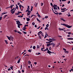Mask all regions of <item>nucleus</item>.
<instances>
[{
	"mask_svg": "<svg viewBox=\"0 0 73 73\" xmlns=\"http://www.w3.org/2000/svg\"><path fill=\"white\" fill-rule=\"evenodd\" d=\"M61 25H63L64 26H65V27H67V28H70L72 27L71 26H69L68 25H66V24H61Z\"/></svg>",
	"mask_w": 73,
	"mask_h": 73,
	"instance_id": "1",
	"label": "nucleus"
},
{
	"mask_svg": "<svg viewBox=\"0 0 73 73\" xmlns=\"http://www.w3.org/2000/svg\"><path fill=\"white\" fill-rule=\"evenodd\" d=\"M50 44L53 45L52 47H54V46H55V44L54 43L52 42V43H50Z\"/></svg>",
	"mask_w": 73,
	"mask_h": 73,
	"instance_id": "2",
	"label": "nucleus"
},
{
	"mask_svg": "<svg viewBox=\"0 0 73 73\" xmlns=\"http://www.w3.org/2000/svg\"><path fill=\"white\" fill-rule=\"evenodd\" d=\"M10 37L11 38V40L12 41H13V40L14 38L12 36H10Z\"/></svg>",
	"mask_w": 73,
	"mask_h": 73,
	"instance_id": "3",
	"label": "nucleus"
},
{
	"mask_svg": "<svg viewBox=\"0 0 73 73\" xmlns=\"http://www.w3.org/2000/svg\"><path fill=\"white\" fill-rule=\"evenodd\" d=\"M48 53L49 54H50V53H52V52H51V51H49V49L48 50Z\"/></svg>",
	"mask_w": 73,
	"mask_h": 73,
	"instance_id": "4",
	"label": "nucleus"
},
{
	"mask_svg": "<svg viewBox=\"0 0 73 73\" xmlns=\"http://www.w3.org/2000/svg\"><path fill=\"white\" fill-rule=\"evenodd\" d=\"M29 10H27L26 11V12H28V13H31V11H29Z\"/></svg>",
	"mask_w": 73,
	"mask_h": 73,
	"instance_id": "5",
	"label": "nucleus"
},
{
	"mask_svg": "<svg viewBox=\"0 0 73 73\" xmlns=\"http://www.w3.org/2000/svg\"><path fill=\"white\" fill-rule=\"evenodd\" d=\"M17 24L18 25V28H20V25L19 24V23H17Z\"/></svg>",
	"mask_w": 73,
	"mask_h": 73,
	"instance_id": "6",
	"label": "nucleus"
},
{
	"mask_svg": "<svg viewBox=\"0 0 73 73\" xmlns=\"http://www.w3.org/2000/svg\"><path fill=\"white\" fill-rule=\"evenodd\" d=\"M21 60V58H20L18 61L17 63V64H19L20 62V60Z\"/></svg>",
	"mask_w": 73,
	"mask_h": 73,
	"instance_id": "7",
	"label": "nucleus"
},
{
	"mask_svg": "<svg viewBox=\"0 0 73 73\" xmlns=\"http://www.w3.org/2000/svg\"><path fill=\"white\" fill-rule=\"evenodd\" d=\"M7 12L3 13H2V15H4L5 14H7Z\"/></svg>",
	"mask_w": 73,
	"mask_h": 73,
	"instance_id": "8",
	"label": "nucleus"
},
{
	"mask_svg": "<svg viewBox=\"0 0 73 73\" xmlns=\"http://www.w3.org/2000/svg\"><path fill=\"white\" fill-rule=\"evenodd\" d=\"M19 14H20L19 13V11H18V13H15V15H19Z\"/></svg>",
	"mask_w": 73,
	"mask_h": 73,
	"instance_id": "9",
	"label": "nucleus"
},
{
	"mask_svg": "<svg viewBox=\"0 0 73 73\" xmlns=\"http://www.w3.org/2000/svg\"><path fill=\"white\" fill-rule=\"evenodd\" d=\"M48 48H46V49L45 50H43V51H44V52L45 51H46V50H48Z\"/></svg>",
	"mask_w": 73,
	"mask_h": 73,
	"instance_id": "10",
	"label": "nucleus"
},
{
	"mask_svg": "<svg viewBox=\"0 0 73 73\" xmlns=\"http://www.w3.org/2000/svg\"><path fill=\"white\" fill-rule=\"evenodd\" d=\"M31 64V62L30 61V60H29L28 61V64L30 65V64Z\"/></svg>",
	"mask_w": 73,
	"mask_h": 73,
	"instance_id": "11",
	"label": "nucleus"
},
{
	"mask_svg": "<svg viewBox=\"0 0 73 73\" xmlns=\"http://www.w3.org/2000/svg\"><path fill=\"white\" fill-rule=\"evenodd\" d=\"M68 40H73V38H68Z\"/></svg>",
	"mask_w": 73,
	"mask_h": 73,
	"instance_id": "12",
	"label": "nucleus"
},
{
	"mask_svg": "<svg viewBox=\"0 0 73 73\" xmlns=\"http://www.w3.org/2000/svg\"><path fill=\"white\" fill-rule=\"evenodd\" d=\"M11 13H12V14H13V13H15V11L13 10V11H11Z\"/></svg>",
	"mask_w": 73,
	"mask_h": 73,
	"instance_id": "13",
	"label": "nucleus"
},
{
	"mask_svg": "<svg viewBox=\"0 0 73 73\" xmlns=\"http://www.w3.org/2000/svg\"><path fill=\"white\" fill-rule=\"evenodd\" d=\"M59 29L60 30V31H64V30L63 29H61L60 28H59Z\"/></svg>",
	"mask_w": 73,
	"mask_h": 73,
	"instance_id": "14",
	"label": "nucleus"
},
{
	"mask_svg": "<svg viewBox=\"0 0 73 73\" xmlns=\"http://www.w3.org/2000/svg\"><path fill=\"white\" fill-rule=\"evenodd\" d=\"M51 40H52V41H56V39L53 38H52Z\"/></svg>",
	"mask_w": 73,
	"mask_h": 73,
	"instance_id": "15",
	"label": "nucleus"
},
{
	"mask_svg": "<svg viewBox=\"0 0 73 73\" xmlns=\"http://www.w3.org/2000/svg\"><path fill=\"white\" fill-rule=\"evenodd\" d=\"M30 20V19L29 18H27V21H29Z\"/></svg>",
	"mask_w": 73,
	"mask_h": 73,
	"instance_id": "16",
	"label": "nucleus"
},
{
	"mask_svg": "<svg viewBox=\"0 0 73 73\" xmlns=\"http://www.w3.org/2000/svg\"><path fill=\"white\" fill-rule=\"evenodd\" d=\"M10 8H11V9H12V8H13V6L12 5H11V6H10V7H9Z\"/></svg>",
	"mask_w": 73,
	"mask_h": 73,
	"instance_id": "17",
	"label": "nucleus"
},
{
	"mask_svg": "<svg viewBox=\"0 0 73 73\" xmlns=\"http://www.w3.org/2000/svg\"><path fill=\"white\" fill-rule=\"evenodd\" d=\"M51 45L50 43H49V44H47V46H49V45Z\"/></svg>",
	"mask_w": 73,
	"mask_h": 73,
	"instance_id": "18",
	"label": "nucleus"
},
{
	"mask_svg": "<svg viewBox=\"0 0 73 73\" xmlns=\"http://www.w3.org/2000/svg\"><path fill=\"white\" fill-rule=\"evenodd\" d=\"M17 33H19V34H20V35H22V33H21L19 31H18L17 32Z\"/></svg>",
	"mask_w": 73,
	"mask_h": 73,
	"instance_id": "19",
	"label": "nucleus"
},
{
	"mask_svg": "<svg viewBox=\"0 0 73 73\" xmlns=\"http://www.w3.org/2000/svg\"><path fill=\"white\" fill-rule=\"evenodd\" d=\"M8 40H10V41H11V37H8Z\"/></svg>",
	"mask_w": 73,
	"mask_h": 73,
	"instance_id": "20",
	"label": "nucleus"
},
{
	"mask_svg": "<svg viewBox=\"0 0 73 73\" xmlns=\"http://www.w3.org/2000/svg\"><path fill=\"white\" fill-rule=\"evenodd\" d=\"M27 9L28 10H29V9H30L29 8V6H28V8Z\"/></svg>",
	"mask_w": 73,
	"mask_h": 73,
	"instance_id": "21",
	"label": "nucleus"
},
{
	"mask_svg": "<svg viewBox=\"0 0 73 73\" xmlns=\"http://www.w3.org/2000/svg\"><path fill=\"white\" fill-rule=\"evenodd\" d=\"M47 27H46V28H45V30H46V29H47V30H48V28H47Z\"/></svg>",
	"mask_w": 73,
	"mask_h": 73,
	"instance_id": "22",
	"label": "nucleus"
},
{
	"mask_svg": "<svg viewBox=\"0 0 73 73\" xmlns=\"http://www.w3.org/2000/svg\"><path fill=\"white\" fill-rule=\"evenodd\" d=\"M33 48V49H36V46H34Z\"/></svg>",
	"mask_w": 73,
	"mask_h": 73,
	"instance_id": "23",
	"label": "nucleus"
},
{
	"mask_svg": "<svg viewBox=\"0 0 73 73\" xmlns=\"http://www.w3.org/2000/svg\"><path fill=\"white\" fill-rule=\"evenodd\" d=\"M13 66H11V67H10V68L12 70H13Z\"/></svg>",
	"mask_w": 73,
	"mask_h": 73,
	"instance_id": "24",
	"label": "nucleus"
},
{
	"mask_svg": "<svg viewBox=\"0 0 73 73\" xmlns=\"http://www.w3.org/2000/svg\"><path fill=\"white\" fill-rule=\"evenodd\" d=\"M26 30V28L24 27L23 28V30H24V31H25V30Z\"/></svg>",
	"mask_w": 73,
	"mask_h": 73,
	"instance_id": "25",
	"label": "nucleus"
},
{
	"mask_svg": "<svg viewBox=\"0 0 73 73\" xmlns=\"http://www.w3.org/2000/svg\"><path fill=\"white\" fill-rule=\"evenodd\" d=\"M5 43H6L7 44H8V41H7V40H5Z\"/></svg>",
	"mask_w": 73,
	"mask_h": 73,
	"instance_id": "26",
	"label": "nucleus"
},
{
	"mask_svg": "<svg viewBox=\"0 0 73 73\" xmlns=\"http://www.w3.org/2000/svg\"><path fill=\"white\" fill-rule=\"evenodd\" d=\"M54 13H55V15H58V13H55V12H54Z\"/></svg>",
	"mask_w": 73,
	"mask_h": 73,
	"instance_id": "27",
	"label": "nucleus"
},
{
	"mask_svg": "<svg viewBox=\"0 0 73 73\" xmlns=\"http://www.w3.org/2000/svg\"><path fill=\"white\" fill-rule=\"evenodd\" d=\"M60 43L58 44V45L56 46V47H58V46H59V45H60Z\"/></svg>",
	"mask_w": 73,
	"mask_h": 73,
	"instance_id": "28",
	"label": "nucleus"
},
{
	"mask_svg": "<svg viewBox=\"0 0 73 73\" xmlns=\"http://www.w3.org/2000/svg\"><path fill=\"white\" fill-rule=\"evenodd\" d=\"M32 25H35V22H33L32 23Z\"/></svg>",
	"mask_w": 73,
	"mask_h": 73,
	"instance_id": "29",
	"label": "nucleus"
},
{
	"mask_svg": "<svg viewBox=\"0 0 73 73\" xmlns=\"http://www.w3.org/2000/svg\"><path fill=\"white\" fill-rule=\"evenodd\" d=\"M42 32L41 31H39V32H38V33H39L40 34H41L42 33Z\"/></svg>",
	"mask_w": 73,
	"mask_h": 73,
	"instance_id": "30",
	"label": "nucleus"
},
{
	"mask_svg": "<svg viewBox=\"0 0 73 73\" xmlns=\"http://www.w3.org/2000/svg\"><path fill=\"white\" fill-rule=\"evenodd\" d=\"M7 16H8V15H5L4 16V19H5V17H7Z\"/></svg>",
	"mask_w": 73,
	"mask_h": 73,
	"instance_id": "31",
	"label": "nucleus"
},
{
	"mask_svg": "<svg viewBox=\"0 0 73 73\" xmlns=\"http://www.w3.org/2000/svg\"><path fill=\"white\" fill-rule=\"evenodd\" d=\"M37 16H38V17H41L40 15L39 14H38Z\"/></svg>",
	"mask_w": 73,
	"mask_h": 73,
	"instance_id": "32",
	"label": "nucleus"
},
{
	"mask_svg": "<svg viewBox=\"0 0 73 73\" xmlns=\"http://www.w3.org/2000/svg\"><path fill=\"white\" fill-rule=\"evenodd\" d=\"M27 16H29V15H30V14H31V13H27Z\"/></svg>",
	"mask_w": 73,
	"mask_h": 73,
	"instance_id": "33",
	"label": "nucleus"
},
{
	"mask_svg": "<svg viewBox=\"0 0 73 73\" xmlns=\"http://www.w3.org/2000/svg\"><path fill=\"white\" fill-rule=\"evenodd\" d=\"M57 7V5H55V4H54L53 6V7Z\"/></svg>",
	"mask_w": 73,
	"mask_h": 73,
	"instance_id": "34",
	"label": "nucleus"
},
{
	"mask_svg": "<svg viewBox=\"0 0 73 73\" xmlns=\"http://www.w3.org/2000/svg\"><path fill=\"white\" fill-rule=\"evenodd\" d=\"M68 33V34L69 35H71V34H72V33H71V32H68V33Z\"/></svg>",
	"mask_w": 73,
	"mask_h": 73,
	"instance_id": "35",
	"label": "nucleus"
},
{
	"mask_svg": "<svg viewBox=\"0 0 73 73\" xmlns=\"http://www.w3.org/2000/svg\"><path fill=\"white\" fill-rule=\"evenodd\" d=\"M28 51L29 52H30V53H31V50H28Z\"/></svg>",
	"mask_w": 73,
	"mask_h": 73,
	"instance_id": "36",
	"label": "nucleus"
},
{
	"mask_svg": "<svg viewBox=\"0 0 73 73\" xmlns=\"http://www.w3.org/2000/svg\"><path fill=\"white\" fill-rule=\"evenodd\" d=\"M26 27H28V25H25L24 27L25 28H26Z\"/></svg>",
	"mask_w": 73,
	"mask_h": 73,
	"instance_id": "37",
	"label": "nucleus"
},
{
	"mask_svg": "<svg viewBox=\"0 0 73 73\" xmlns=\"http://www.w3.org/2000/svg\"><path fill=\"white\" fill-rule=\"evenodd\" d=\"M48 18V16H46L45 17V19H47V18Z\"/></svg>",
	"mask_w": 73,
	"mask_h": 73,
	"instance_id": "38",
	"label": "nucleus"
},
{
	"mask_svg": "<svg viewBox=\"0 0 73 73\" xmlns=\"http://www.w3.org/2000/svg\"><path fill=\"white\" fill-rule=\"evenodd\" d=\"M36 19H37V21H38L40 22V20H39V19H38V18H36Z\"/></svg>",
	"mask_w": 73,
	"mask_h": 73,
	"instance_id": "39",
	"label": "nucleus"
},
{
	"mask_svg": "<svg viewBox=\"0 0 73 73\" xmlns=\"http://www.w3.org/2000/svg\"><path fill=\"white\" fill-rule=\"evenodd\" d=\"M18 6H16L15 7V9H18Z\"/></svg>",
	"mask_w": 73,
	"mask_h": 73,
	"instance_id": "40",
	"label": "nucleus"
},
{
	"mask_svg": "<svg viewBox=\"0 0 73 73\" xmlns=\"http://www.w3.org/2000/svg\"><path fill=\"white\" fill-rule=\"evenodd\" d=\"M14 32H15L16 33V32H17V31L16 30H14Z\"/></svg>",
	"mask_w": 73,
	"mask_h": 73,
	"instance_id": "41",
	"label": "nucleus"
},
{
	"mask_svg": "<svg viewBox=\"0 0 73 73\" xmlns=\"http://www.w3.org/2000/svg\"><path fill=\"white\" fill-rule=\"evenodd\" d=\"M36 16V15H32L31 16V17H33V16Z\"/></svg>",
	"mask_w": 73,
	"mask_h": 73,
	"instance_id": "42",
	"label": "nucleus"
},
{
	"mask_svg": "<svg viewBox=\"0 0 73 73\" xmlns=\"http://www.w3.org/2000/svg\"><path fill=\"white\" fill-rule=\"evenodd\" d=\"M39 37L40 39H41V36H40V35H39Z\"/></svg>",
	"mask_w": 73,
	"mask_h": 73,
	"instance_id": "43",
	"label": "nucleus"
},
{
	"mask_svg": "<svg viewBox=\"0 0 73 73\" xmlns=\"http://www.w3.org/2000/svg\"><path fill=\"white\" fill-rule=\"evenodd\" d=\"M37 48H40V47L38 46V45H37Z\"/></svg>",
	"mask_w": 73,
	"mask_h": 73,
	"instance_id": "44",
	"label": "nucleus"
},
{
	"mask_svg": "<svg viewBox=\"0 0 73 73\" xmlns=\"http://www.w3.org/2000/svg\"><path fill=\"white\" fill-rule=\"evenodd\" d=\"M49 25L48 24H47V25H46V27H48V26H49Z\"/></svg>",
	"mask_w": 73,
	"mask_h": 73,
	"instance_id": "45",
	"label": "nucleus"
},
{
	"mask_svg": "<svg viewBox=\"0 0 73 73\" xmlns=\"http://www.w3.org/2000/svg\"><path fill=\"white\" fill-rule=\"evenodd\" d=\"M65 53H68V51H66L65 52Z\"/></svg>",
	"mask_w": 73,
	"mask_h": 73,
	"instance_id": "46",
	"label": "nucleus"
},
{
	"mask_svg": "<svg viewBox=\"0 0 73 73\" xmlns=\"http://www.w3.org/2000/svg\"><path fill=\"white\" fill-rule=\"evenodd\" d=\"M50 5H51V6H52V7H53V4H52V3H50Z\"/></svg>",
	"mask_w": 73,
	"mask_h": 73,
	"instance_id": "47",
	"label": "nucleus"
},
{
	"mask_svg": "<svg viewBox=\"0 0 73 73\" xmlns=\"http://www.w3.org/2000/svg\"><path fill=\"white\" fill-rule=\"evenodd\" d=\"M47 43H49V44H50V41H49L48 42H46V44Z\"/></svg>",
	"mask_w": 73,
	"mask_h": 73,
	"instance_id": "48",
	"label": "nucleus"
},
{
	"mask_svg": "<svg viewBox=\"0 0 73 73\" xmlns=\"http://www.w3.org/2000/svg\"><path fill=\"white\" fill-rule=\"evenodd\" d=\"M44 4V3H41V6H42Z\"/></svg>",
	"mask_w": 73,
	"mask_h": 73,
	"instance_id": "49",
	"label": "nucleus"
},
{
	"mask_svg": "<svg viewBox=\"0 0 73 73\" xmlns=\"http://www.w3.org/2000/svg\"><path fill=\"white\" fill-rule=\"evenodd\" d=\"M63 49L65 51H66V49L64 48H63Z\"/></svg>",
	"mask_w": 73,
	"mask_h": 73,
	"instance_id": "50",
	"label": "nucleus"
},
{
	"mask_svg": "<svg viewBox=\"0 0 73 73\" xmlns=\"http://www.w3.org/2000/svg\"><path fill=\"white\" fill-rule=\"evenodd\" d=\"M34 64H35V65H36L37 63L36 62H35L34 63Z\"/></svg>",
	"mask_w": 73,
	"mask_h": 73,
	"instance_id": "51",
	"label": "nucleus"
},
{
	"mask_svg": "<svg viewBox=\"0 0 73 73\" xmlns=\"http://www.w3.org/2000/svg\"><path fill=\"white\" fill-rule=\"evenodd\" d=\"M23 33H24V34H27V32H24V31H23Z\"/></svg>",
	"mask_w": 73,
	"mask_h": 73,
	"instance_id": "52",
	"label": "nucleus"
},
{
	"mask_svg": "<svg viewBox=\"0 0 73 73\" xmlns=\"http://www.w3.org/2000/svg\"><path fill=\"white\" fill-rule=\"evenodd\" d=\"M2 19V17H0V20H1Z\"/></svg>",
	"mask_w": 73,
	"mask_h": 73,
	"instance_id": "53",
	"label": "nucleus"
},
{
	"mask_svg": "<svg viewBox=\"0 0 73 73\" xmlns=\"http://www.w3.org/2000/svg\"><path fill=\"white\" fill-rule=\"evenodd\" d=\"M39 54H41V53L40 52H38V55H39Z\"/></svg>",
	"mask_w": 73,
	"mask_h": 73,
	"instance_id": "54",
	"label": "nucleus"
},
{
	"mask_svg": "<svg viewBox=\"0 0 73 73\" xmlns=\"http://www.w3.org/2000/svg\"><path fill=\"white\" fill-rule=\"evenodd\" d=\"M59 15H62V13H59Z\"/></svg>",
	"mask_w": 73,
	"mask_h": 73,
	"instance_id": "55",
	"label": "nucleus"
},
{
	"mask_svg": "<svg viewBox=\"0 0 73 73\" xmlns=\"http://www.w3.org/2000/svg\"><path fill=\"white\" fill-rule=\"evenodd\" d=\"M43 49H44V48H41V50L42 51H43Z\"/></svg>",
	"mask_w": 73,
	"mask_h": 73,
	"instance_id": "56",
	"label": "nucleus"
},
{
	"mask_svg": "<svg viewBox=\"0 0 73 73\" xmlns=\"http://www.w3.org/2000/svg\"><path fill=\"white\" fill-rule=\"evenodd\" d=\"M31 68H32L33 67L32 66V64H31Z\"/></svg>",
	"mask_w": 73,
	"mask_h": 73,
	"instance_id": "57",
	"label": "nucleus"
},
{
	"mask_svg": "<svg viewBox=\"0 0 73 73\" xmlns=\"http://www.w3.org/2000/svg\"><path fill=\"white\" fill-rule=\"evenodd\" d=\"M11 68H8V70L9 71V70H11Z\"/></svg>",
	"mask_w": 73,
	"mask_h": 73,
	"instance_id": "58",
	"label": "nucleus"
},
{
	"mask_svg": "<svg viewBox=\"0 0 73 73\" xmlns=\"http://www.w3.org/2000/svg\"><path fill=\"white\" fill-rule=\"evenodd\" d=\"M70 1H68V4H70Z\"/></svg>",
	"mask_w": 73,
	"mask_h": 73,
	"instance_id": "59",
	"label": "nucleus"
},
{
	"mask_svg": "<svg viewBox=\"0 0 73 73\" xmlns=\"http://www.w3.org/2000/svg\"><path fill=\"white\" fill-rule=\"evenodd\" d=\"M28 56L29 57V55H28V54H27V55H25L24 56Z\"/></svg>",
	"mask_w": 73,
	"mask_h": 73,
	"instance_id": "60",
	"label": "nucleus"
},
{
	"mask_svg": "<svg viewBox=\"0 0 73 73\" xmlns=\"http://www.w3.org/2000/svg\"><path fill=\"white\" fill-rule=\"evenodd\" d=\"M22 72H23V73H24V70H22Z\"/></svg>",
	"mask_w": 73,
	"mask_h": 73,
	"instance_id": "61",
	"label": "nucleus"
},
{
	"mask_svg": "<svg viewBox=\"0 0 73 73\" xmlns=\"http://www.w3.org/2000/svg\"><path fill=\"white\" fill-rule=\"evenodd\" d=\"M41 35H42V36H44V35H43L42 33H41Z\"/></svg>",
	"mask_w": 73,
	"mask_h": 73,
	"instance_id": "62",
	"label": "nucleus"
},
{
	"mask_svg": "<svg viewBox=\"0 0 73 73\" xmlns=\"http://www.w3.org/2000/svg\"><path fill=\"white\" fill-rule=\"evenodd\" d=\"M62 21H64V22H65V20H64V19H62Z\"/></svg>",
	"mask_w": 73,
	"mask_h": 73,
	"instance_id": "63",
	"label": "nucleus"
},
{
	"mask_svg": "<svg viewBox=\"0 0 73 73\" xmlns=\"http://www.w3.org/2000/svg\"><path fill=\"white\" fill-rule=\"evenodd\" d=\"M49 49L50 50H51V47H49Z\"/></svg>",
	"mask_w": 73,
	"mask_h": 73,
	"instance_id": "64",
	"label": "nucleus"
}]
</instances>
